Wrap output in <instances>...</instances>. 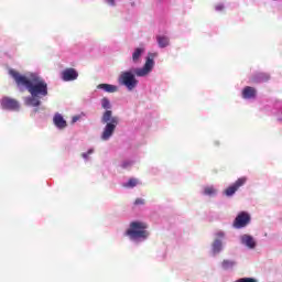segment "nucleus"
<instances>
[{
	"instance_id": "5",
	"label": "nucleus",
	"mask_w": 282,
	"mask_h": 282,
	"mask_svg": "<svg viewBox=\"0 0 282 282\" xmlns=\"http://www.w3.org/2000/svg\"><path fill=\"white\" fill-rule=\"evenodd\" d=\"M154 58H155V55L150 53L147 57L144 66L142 68H134L133 74L140 77L151 74V72L153 70V66L155 65V62L153 61Z\"/></svg>"
},
{
	"instance_id": "14",
	"label": "nucleus",
	"mask_w": 282,
	"mask_h": 282,
	"mask_svg": "<svg viewBox=\"0 0 282 282\" xmlns=\"http://www.w3.org/2000/svg\"><path fill=\"white\" fill-rule=\"evenodd\" d=\"M97 89H102L107 94H116V91H118V86L111 84H99Z\"/></svg>"
},
{
	"instance_id": "24",
	"label": "nucleus",
	"mask_w": 282,
	"mask_h": 282,
	"mask_svg": "<svg viewBox=\"0 0 282 282\" xmlns=\"http://www.w3.org/2000/svg\"><path fill=\"white\" fill-rule=\"evenodd\" d=\"M94 153V149H89L87 152L82 154V158H84V160H89V155H91Z\"/></svg>"
},
{
	"instance_id": "2",
	"label": "nucleus",
	"mask_w": 282,
	"mask_h": 282,
	"mask_svg": "<svg viewBox=\"0 0 282 282\" xmlns=\"http://www.w3.org/2000/svg\"><path fill=\"white\" fill-rule=\"evenodd\" d=\"M101 122L102 124H106L101 133V140L107 141L111 135H113V132L120 122V118L113 117V112L111 110H106L101 117Z\"/></svg>"
},
{
	"instance_id": "7",
	"label": "nucleus",
	"mask_w": 282,
	"mask_h": 282,
	"mask_svg": "<svg viewBox=\"0 0 282 282\" xmlns=\"http://www.w3.org/2000/svg\"><path fill=\"white\" fill-rule=\"evenodd\" d=\"M250 224V214L246 212H241L238 214V216L234 220V228L240 229L246 228Z\"/></svg>"
},
{
	"instance_id": "3",
	"label": "nucleus",
	"mask_w": 282,
	"mask_h": 282,
	"mask_svg": "<svg viewBox=\"0 0 282 282\" xmlns=\"http://www.w3.org/2000/svg\"><path fill=\"white\" fill-rule=\"evenodd\" d=\"M147 228H149V226L145 223L132 221L130 228L126 231V235L133 241L138 239H147V237H149Z\"/></svg>"
},
{
	"instance_id": "19",
	"label": "nucleus",
	"mask_w": 282,
	"mask_h": 282,
	"mask_svg": "<svg viewBox=\"0 0 282 282\" xmlns=\"http://www.w3.org/2000/svg\"><path fill=\"white\" fill-rule=\"evenodd\" d=\"M221 267L224 270H232V268H235V261L224 260Z\"/></svg>"
},
{
	"instance_id": "27",
	"label": "nucleus",
	"mask_w": 282,
	"mask_h": 282,
	"mask_svg": "<svg viewBox=\"0 0 282 282\" xmlns=\"http://www.w3.org/2000/svg\"><path fill=\"white\" fill-rule=\"evenodd\" d=\"M215 10H217V12H221V10H224V4H216Z\"/></svg>"
},
{
	"instance_id": "15",
	"label": "nucleus",
	"mask_w": 282,
	"mask_h": 282,
	"mask_svg": "<svg viewBox=\"0 0 282 282\" xmlns=\"http://www.w3.org/2000/svg\"><path fill=\"white\" fill-rule=\"evenodd\" d=\"M241 243L247 246V248H254L257 246L254 238H252V236L249 235L241 236Z\"/></svg>"
},
{
	"instance_id": "4",
	"label": "nucleus",
	"mask_w": 282,
	"mask_h": 282,
	"mask_svg": "<svg viewBox=\"0 0 282 282\" xmlns=\"http://www.w3.org/2000/svg\"><path fill=\"white\" fill-rule=\"evenodd\" d=\"M119 83L127 87L129 91H133L138 87V79H135V74L131 70L122 72L119 76Z\"/></svg>"
},
{
	"instance_id": "29",
	"label": "nucleus",
	"mask_w": 282,
	"mask_h": 282,
	"mask_svg": "<svg viewBox=\"0 0 282 282\" xmlns=\"http://www.w3.org/2000/svg\"><path fill=\"white\" fill-rule=\"evenodd\" d=\"M225 236H226V234H224V231H218L216 234V237H219L220 239H224Z\"/></svg>"
},
{
	"instance_id": "21",
	"label": "nucleus",
	"mask_w": 282,
	"mask_h": 282,
	"mask_svg": "<svg viewBox=\"0 0 282 282\" xmlns=\"http://www.w3.org/2000/svg\"><path fill=\"white\" fill-rule=\"evenodd\" d=\"M126 188H134V186H138V180L130 178L128 183L124 184Z\"/></svg>"
},
{
	"instance_id": "1",
	"label": "nucleus",
	"mask_w": 282,
	"mask_h": 282,
	"mask_svg": "<svg viewBox=\"0 0 282 282\" xmlns=\"http://www.w3.org/2000/svg\"><path fill=\"white\" fill-rule=\"evenodd\" d=\"M9 74L13 77L18 87H26L31 96H37L40 98L47 96V83L36 74H31L29 77H25L14 69H10Z\"/></svg>"
},
{
	"instance_id": "8",
	"label": "nucleus",
	"mask_w": 282,
	"mask_h": 282,
	"mask_svg": "<svg viewBox=\"0 0 282 282\" xmlns=\"http://www.w3.org/2000/svg\"><path fill=\"white\" fill-rule=\"evenodd\" d=\"M1 107L2 109H8L9 111H19L20 105L17 99L10 97H3L1 99Z\"/></svg>"
},
{
	"instance_id": "10",
	"label": "nucleus",
	"mask_w": 282,
	"mask_h": 282,
	"mask_svg": "<svg viewBox=\"0 0 282 282\" xmlns=\"http://www.w3.org/2000/svg\"><path fill=\"white\" fill-rule=\"evenodd\" d=\"M242 98H245V100L257 98V89L254 87L246 86L242 89Z\"/></svg>"
},
{
	"instance_id": "16",
	"label": "nucleus",
	"mask_w": 282,
	"mask_h": 282,
	"mask_svg": "<svg viewBox=\"0 0 282 282\" xmlns=\"http://www.w3.org/2000/svg\"><path fill=\"white\" fill-rule=\"evenodd\" d=\"M159 47H169L171 40L166 35H156Z\"/></svg>"
},
{
	"instance_id": "20",
	"label": "nucleus",
	"mask_w": 282,
	"mask_h": 282,
	"mask_svg": "<svg viewBox=\"0 0 282 282\" xmlns=\"http://www.w3.org/2000/svg\"><path fill=\"white\" fill-rule=\"evenodd\" d=\"M101 107L102 109H111V101H109V99L107 97H104L101 99Z\"/></svg>"
},
{
	"instance_id": "25",
	"label": "nucleus",
	"mask_w": 282,
	"mask_h": 282,
	"mask_svg": "<svg viewBox=\"0 0 282 282\" xmlns=\"http://www.w3.org/2000/svg\"><path fill=\"white\" fill-rule=\"evenodd\" d=\"M134 206H144V199L143 198H137L134 200Z\"/></svg>"
},
{
	"instance_id": "26",
	"label": "nucleus",
	"mask_w": 282,
	"mask_h": 282,
	"mask_svg": "<svg viewBox=\"0 0 282 282\" xmlns=\"http://www.w3.org/2000/svg\"><path fill=\"white\" fill-rule=\"evenodd\" d=\"M131 164H133V162H131V161H123L121 166H122V169H129V166H131Z\"/></svg>"
},
{
	"instance_id": "17",
	"label": "nucleus",
	"mask_w": 282,
	"mask_h": 282,
	"mask_svg": "<svg viewBox=\"0 0 282 282\" xmlns=\"http://www.w3.org/2000/svg\"><path fill=\"white\" fill-rule=\"evenodd\" d=\"M142 54H144V48L142 47L135 48L134 52L132 53L133 63H140V57L142 56Z\"/></svg>"
},
{
	"instance_id": "23",
	"label": "nucleus",
	"mask_w": 282,
	"mask_h": 282,
	"mask_svg": "<svg viewBox=\"0 0 282 282\" xmlns=\"http://www.w3.org/2000/svg\"><path fill=\"white\" fill-rule=\"evenodd\" d=\"M235 282H257V279L253 278H241L236 280Z\"/></svg>"
},
{
	"instance_id": "13",
	"label": "nucleus",
	"mask_w": 282,
	"mask_h": 282,
	"mask_svg": "<svg viewBox=\"0 0 282 282\" xmlns=\"http://www.w3.org/2000/svg\"><path fill=\"white\" fill-rule=\"evenodd\" d=\"M41 97L39 96H32L31 97H26L24 99L25 105H28L29 107H41Z\"/></svg>"
},
{
	"instance_id": "28",
	"label": "nucleus",
	"mask_w": 282,
	"mask_h": 282,
	"mask_svg": "<svg viewBox=\"0 0 282 282\" xmlns=\"http://www.w3.org/2000/svg\"><path fill=\"white\" fill-rule=\"evenodd\" d=\"M78 120H80V116H74L72 119L73 124L78 122Z\"/></svg>"
},
{
	"instance_id": "9",
	"label": "nucleus",
	"mask_w": 282,
	"mask_h": 282,
	"mask_svg": "<svg viewBox=\"0 0 282 282\" xmlns=\"http://www.w3.org/2000/svg\"><path fill=\"white\" fill-rule=\"evenodd\" d=\"M62 78L65 83L76 80L78 78V72L74 68H66L62 72Z\"/></svg>"
},
{
	"instance_id": "11",
	"label": "nucleus",
	"mask_w": 282,
	"mask_h": 282,
	"mask_svg": "<svg viewBox=\"0 0 282 282\" xmlns=\"http://www.w3.org/2000/svg\"><path fill=\"white\" fill-rule=\"evenodd\" d=\"M53 122L57 129H66L67 127V121L63 118V115L58 112L54 115Z\"/></svg>"
},
{
	"instance_id": "30",
	"label": "nucleus",
	"mask_w": 282,
	"mask_h": 282,
	"mask_svg": "<svg viewBox=\"0 0 282 282\" xmlns=\"http://www.w3.org/2000/svg\"><path fill=\"white\" fill-rule=\"evenodd\" d=\"M108 3L110 4V6H115V0H108Z\"/></svg>"
},
{
	"instance_id": "6",
	"label": "nucleus",
	"mask_w": 282,
	"mask_h": 282,
	"mask_svg": "<svg viewBox=\"0 0 282 282\" xmlns=\"http://www.w3.org/2000/svg\"><path fill=\"white\" fill-rule=\"evenodd\" d=\"M246 182H248V177H239L234 184L229 185L224 191V195H226V197H232V195H235V193H237V191H239L241 186H245Z\"/></svg>"
},
{
	"instance_id": "18",
	"label": "nucleus",
	"mask_w": 282,
	"mask_h": 282,
	"mask_svg": "<svg viewBox=\"0 0 282 282\" xmlns=\"http://www.w3.org/2000/svg\"><path fill=\"white\" fill-rule=\"evenodd\" d=\"M212 250L214 254H219V251L221 250V240L215 239L212 245Z\"/></svg>"
},
{
	"instance_id": "22",
	"label": "nucleus",
	"mask_w": 282,
	"mask_h": 282,
	"mask_svg": "<svg viewBox=\"0 0 282 282\" xmlns=\"http://www.w3.org/2000/svg\"><path fill=\"white\" fill-rule=\"evenodd\" d=\"M215 193H217V189H215V187L213 186H207L204 188V195H215Z\"/></svg>"
},
{
	"instance_id": "12",
	"label": "nucleus",
	"mask_w": 282,
	"mask_h": 282,
	"mask_svg": "<svg viewBox=\"0 0 282 282\" xmlns=\"http://www.w3.org/2000/svg\"><path fill=\"white\" fill-rule=\"evenodd\" d=\"M270 80V75L267 73H258L251 78V83H268Z\"/></svg>"
}]
</instances>
